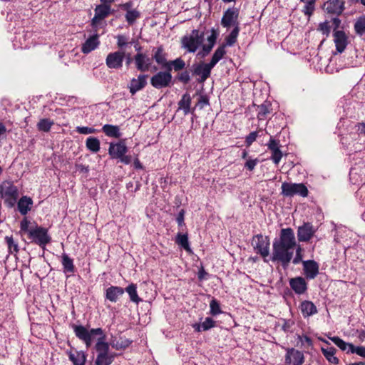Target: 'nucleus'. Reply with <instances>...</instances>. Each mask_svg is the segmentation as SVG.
Segmentation results:
<instances>
[{"label":"nucleus","instance_id":"obj_18","mask_svg":"<svg viewBox=\"0 0 365 365\" xmlns=\"http://www.w3.org/2000/svg\"><path fill=\"white\" fill-rule=\"evenodd\" d=\"M304 274L308 279H314L319 274V264L314 260L302 262Z\"/></svg>","mask_w":365,"mask_h":365},{"label":"nucleus","instance_id":"obj_8","mask_svg":"<svg viewBox=\"0 0 365 365\" xmlns=\"http://www.w3.org/2000/svg\"><path fill=\"white\" fill-rule=\"evenodd\" d=\"M252 245L257 253H259L263 258L269 255V239L259 234L255 235L252 240Z\"/></svg>","mask_w":365,"mask_h":365},{"label":"nucleus","instance_id":"obj_33","mask_svg":"<svg viewBox=\"0 0 365 365\" xmlns=\"http://www.w3.org/2000/svg\"><path fill=\"white\" fill-rule=\"evenodd\" d=\"M240 31V26H235V28L232 29L231 32L227 35L225 38V43L222 45L226 46H232L237 40V37L239 36Z\"/></svg>","mask_w":365,"mask_h":365},{"label":"nucleus","instance_id":"obj_17","mask_svg":"<svg viewBox=\"0 0 365 365\" xmlns=\"http://www.w3.org/2000/svg\"><path fill=\"white\" fill-rule=\"evenodd\" d=\"M128 152V148L124 140L117 143H110L108 148V153L111 158L118 159Z\"/></svg>","mask_w":365,"mask_h":365},{"label":"nucleus","instance_id":"obj_39","mask_svg":"<svg viewBox=\"0 0 365 365\" xmlns=\"http://www.w3.org/2000/svg\"><path fill=\"white\" fill-rule=\"evenodd\" d=\"M225 46H220L215 51L210 61L209 62L213 67L223 58L226 53Z\"/></svg>","mask_w":365,"mask_h":365},{"label":"nucleus","instance_id":"obj_44","mask_svg":"<svg viewBox=\"0 0 365 365\" xmlns=\"http://www.w3.org/2000/svg\"><path fill=\"white\" fill-rule=\"evenodd\" d=\"M210 314L212 316H216L222 313L219 302L213 298L210 302Z\"/></svg>","mask_w":365,"mask_h":365},{"label":"nucleus","instance_id":"obj_58","mask_svg":"<svg viewBox=\"0 0 365 365\" xmlns=\"http://www.w3.org/2000/svg\"><path fill=\"white\" fill-rule=\"evenodd\" d=\"M300 340L304 345L307 344L308 346H312L313 344L312 339L307 335L301 336Z\"/></svg>","mask_w":365,"mask_h":365},{"label":"nucleus","instance_id":"obj_57","mask_svg":"<svg viewBox=\"0 0 365 365\" xmlns=\"http://www.w3.org/2000/svg\"><path fill=\"white\" fill-rule=\"evenodd\" d=\"M184 215H185V211L183 210H181L176 217V221L179 226H182L185 225L184 224Z\"/></svg>","mask_w":365,"mask_h":365},{"label":"nucleus","instance_id":"obj_14","mask_svg":"<svg viewBox=\"0 0 365 365\" xmlns=\"http://www.w3.org/2000/svg\"><path fill=\"white\" fill-rule=\"evenodd\" d=\"M304 361V356L302 352L293 348L287 350L285 355L287 365H302Z\"/></svg>","mask_w":365,"mask_h":365},{"label":"nucleus","instance_id":"obj_35","mask_svg":"<svg viewBox=\"0 0 365 365\" xmlns=\"http://www.w3.org/2000/svg\"><path fill=\"white\" fill-rule=\"evenodd\" d=\"M270 103L267 101L257 106V118L259 120H263L267 118V114L270 113Z\"/></svg>","mask_w":365,"mask_h":365},{"label":"nucleus","instance_id":"obj_19","mask_svg":"<svg viewBox=\"0 0 365 365\" xmlns=\"http://www.w3.org/2000/svg\"><path fill=\"white\" fill-rule=\"evenodd\" d=\"M324 9L329 14L340 15L344 10V3L340 0H329L324 3Z\"/></svg>","mask_w":365,"mask_h":365},{"label":"nucleus","instance_id":"obj_62","mask_svg":"<svg viewBox=\"0 0 365 365\" xmlns=\"http://www.w3.org/2000/svg\"><path fill=\"white\" fill-rule=\"evenodd\" d=\"M302 261V253H296L295 257L292 259V263L294 264H297Z\"/></svg>","mask_w":365,"mask_h":365},{"label":"nucleus","instance_id":"obj_2","mask_svg":"<svg viewBox=\"0 0 365 365\" xmlns=\"http://www.w3.org/2000/svg\"><path fill=\"white\" fill-rule=\"evenodd\" d=\"M296 246L294 230L290 227L282 228L279 238L274 239L273 242L271 261L280 262L282 267L286 269L293 258Z\"/></svg>","mask_w":365,"mask_h":365},{"label":"nucleus","instance_id":"obj_7","mask_svg":"<svg viewBox=\"0 0 365 365\" xmlns=\"http://www.w3.org/2000/svg\"><path fill=\"white\" fill-rule=\"evenodd\" d=\"M125 58V52L123 50L110 52L106 58V65L110 69L120 70L123 68Z\"/></svg>","mask_w":365,"mask_h":365},{"label":"nucleus","instance_id":"obj_6","mask_svg":"<svg viewBox=\"0 0 365 365\" xmlns=\"http://www.w3.org/2000/svg\"><path fill=\"white\" fill-rule=\"evenodd\" d=\"M282 194L287 197H292L295 195L302 197L308 195V189L302 183H289L284 182L282 184Z\"/></svg>","mask_w":365,"mask_h":365},{"label":"nucleus","instance_id":"obj_61","mask_svg":"<svg viewBox=\"0 0 365 365\" xmlns=\"http://www.w3.org/2000/svg\"><path fill=\"white\" fill-rule=\"evenodd\" d=\"M118 159H120V162L123 163L125 165H128L131 162V156L126 155L125 154H124L122 157L119 158Z\"/></svg>","mask_w":365,"mask_h":365},{"label":"nucleus","instance_id":"obj_53","mask_svg":"<svg viewBox=\"0 0 365 365\" xmlns=\"http://www.w3.org/2000/svg\"><path fill=\"white\" fill-rule=\"evenodd\" d=\"M318 30L320 31L324 35L328 36L330 33V26L327 21L320 23L318 27Z\"/></svg>","mask_w":365,"mask_h":365},{"label":"nucleus","instance_id":"obj_31","mask_svg":"<svg viewBox=\"0 0 365 365\" xmlns=\"http://www.w3.org/2000/svg\"><path fill=\"white\" fill-rule=\"evenodd\" d=\"M321 351L326 358V359L332 364H338L339 363V359L335 356V354L336 352V349L333 346H329L327 348H321Z\"/></svg>","mask_w":365,"mask_h":365},{"label":"nucleus","instance_id":"obj_13","mask_svg":"<svg viewBox=\"0 0 365 365\" xmlns=\"http://www.w3.org/2000/svg\"><path fill=\"white\" fill-rule=\"evenodd\" d=\"M316 230L309 222H304L297 230V238L299 242H308L314 236Z\"/></svg>","mask_w":365,"mask_h":365},{"label":"nucleus","instance_id":"obj_59","mask_svg":"<svg viewBox=\"0 0 365 365\" xmlns=\"http://www.w3.org/2000/svg\"><path fill=\"white\" fill-rule=\"evenodd\" d=\"M212 48H213V46H212L210 44L204 45L202 46V56H207L211 51Z\"/></svg>","mask_w":365,"mask_h":365},{"label":"nucleus","instance_id":"obj_47","mask_svg":"<svg viewBox=\"0 0 365 365\" xmlns=\"http://www.w3.org/2000/svg\"><path fill=\"white\" fill-rule=\"evenodd\" d=\"M202 324L203 331H207L216 326V322L210 317H206Z\"/></svg>","mask_w":365,"mask_h":365},{"label":"nucleus","instance_id":"obj_54","mask_svg":"<svg viewBox=\"0 0 365 365\" xmlns=\"http://www.w3.org/2000/svg\"><path fill=\"white\" fill-rule=\"evenodd\" d=\"M217 36L218 34L217 33V31L214 29H212L211 34L207 37L208 44H210L214 46L216 43Z\"/></svg>","mask_w":365,"mask_h":365},{"label":"nucleus","instance_id":"obj_10","mask_svg":"<svg viewBox=\"0 0 365 365\" xmlns=\"http://www.w3.org/2000/svg\"><path fill=\"white\" fill-rule=\"evenodd\" d=\"M212 68L210 63L200 62L192 64L191 71L194 76H199L198 83H202L210 77Z\"/></svg>","mask_w":365,"mask_h":365},{"label":"nucleus","instance_id":"obj_16","mask_svg":"<svg viewBox=\"0 0 365 365\" xmlns=\"http://www.w3.org/2000/svg\"><path fill=\"white\" fill-rule=\"evenodd\" d=\"M148 77V75L140 74L137 78H132L130 80V84L128 86L130 93L132 95H134L138 91L143 89L147 85Z\"/></svg>","mask_w":365,"mask_h":365},{"label":"nucleus","instance_id":"obj_29","mask_svg":"<svg viewBox=\"0 0 365 365\" xmlns=\"http://www.w3.org/2000/svg\"><path fill=\"white\" fill-rule=\"evenodd\" d=\"M166 64L165 70H168L170 73L173 70H174L175 72H180L185 68V62L180 57L177 58L173 61H168V63Z\"/></svg>","mask_w":365,"mask_h":365},{"label":"nucleus","instance_id":"obj_40","mask_svg":"<svg viewBox=\"0 0 365 365\" xmlns=\"http://www.w3.org/2000/svg\"><path fill=\"white\" fill-rule=\"evenodd\" d=\"M4 240L8 246L9 254L16 255L19 251L18 242L14 240L12 236H6Z\"/></svg>","mask_w":365,"mask_h":365},{"label":"nucleus","instance_id":"obj_50","mask_svg":"<svg viewBox=\"0 0 365 365\" xmlns=\"http://www.w3.org/2000/svg\"><path fill=\"white\" fill-rule=\"evenodd\" d=\"M258 163L259 160L257 158H248L247 159L245 163V168L249 170L250 171H252Z\"/></svg>","mask_w":365,"mask_h":365},{"label":"nucleus","instance_id":"obj_15","mask_svg":"<svg viewBox=\"0 0 365 365\" xmlns=\"http://www.w3.org/2000/svg\"><path fill=\"white\" fill-rule=\"evenodd\" d=\"M267 145L268 149L272 152V160L274 164L278 165L282 158V153L279 149V141L271 136Z\"/></svg>","mask_w":365,"mask_h":365},{"label":"nucleus","instance_id":"obj_36","mask_svg":"<svg viewBox=\"0 0 365 365\" xmlns=\"http://www.w3.org/2000/svg\"><path fill=\"white\" fill-rule=\"evenodd\" d=\"M191 98L188 93H185L178 103L179 109H182L185 115L190 111Z\"/></svg>","mask_w":365,"mask_h":365},{"label":"nucleus","instance_id":"obj_21","mask_svg":"<svg viewBox=\"0 0 365 365\" xmlns=\"http://www.w3.org/2000/svg\"><path fill=\"white\" fill-rule=\"evenodd\" d=\"M289 285L290 287L297 294H302L307 289V284L305 279L302 277H297L290 279Z\"/></svg>","mask_w":365,"mask_h":365},{"label":"nucleus","instance_id":"obj_26","mask_svg":"<svg viewBox=\"0 0 365 365\" xmlns=\"http://www.w3.org/2000/svg\"><path fill=\"white\" fill-rule=\"evenodd\" d=\"M33 203L30 197L22 196L17 202L18 210L22 215H26L31 210Z\"/></svg>","mask_w":365,"mask_h":365},{"label":"nucleus","instance_id":"obj_23","mask_svg":"<svg viewBox=\"0 0 365 365\" xmlns=\"http://www.w3.org/2000/svg\"><path fill=\"white\" fill-rule=\"evenodd\" d=\"M100 44L99 36L96 34L90 36L85 43L82 45L81 51L88 54L92 51L95 50Z\"/></svg>","mask_w":365,"mask_h":365},{"label":"nucleus","instance_id":"obj_4","mask_svg":"<svg viewBox=\"0 0 365 365\" xmlns=\"http://www.w3.org/2000/svg\"><path fill=\"white\" fill-rule=\"evenodd\" d=\"M28 238L43 249H45L46 245L51 241L48 229L38 225L30 227Z\"/></svg>","mask_w":365,"mask_h":365},{"label":"nucleus","instance_id":"obj_20","mask_svg":"<svg viewBox=\"0 0 365 365\" xmlns=\"http://www.w3.org/2000/svg\"><path fill=\"white\" fill-rule=\"evenodd\" d=\"M333 36L337 52L342 53L348 44V38L346 34L343 31H334Z\"/></svg>","mask_w":365,"mask_h":365},{"label":"nucleus","instance_id":"obj_48","mask_svg":"<svg viewBox=\"0 0 365 365\" xmlns=\"http://www.w3.org/2000/svg\"><path fill=\"white\" fill-rule=\"evenodd\" d=\"M29 224L30 221L24 217L20 222V232L22 233H27L28 236L29 235Z\"/></svg>","mask_w":365,"mask_h":365},{"label":"nucleus","instance_id":"obj_28","mask_svg":"<svg viewBox=\"0 0 365 365\" xmlns=\"http://www.w3.org/2000/svg\"><path fill=\"white\" fill-rule=\"evenodd\" d=\"M61 264L65 274H73L76 272L73 259L66 253H63L61 255Z\"/></svg>","mask_w":365,"mask_h":365},{"label":"nucleus","instance_id":"obj_49","mask_svg":"<svg viewBox=\"0 0 365 365\" xmlns=\"http://www.w3.org/2000/svg\"><path fill=\"white\" fill-rule=\"evenodd\" d=\"M116 39L117 46L119 48H120V50H122V48L127 46V45L128 44L127 37L123 35H118L116 36Z\"/></svg>","mask_w":365,"mask_h":365},{"label":"nucleus","instance_id":"obj_51","mask_svg":"<svg viewBox=\"0 0 365 365\" xmlns=\"http://www.w3.org/2000/svg\"><path fill=\"white\" fill-rule=\"evenodd\" d=\"M76 131L80 134L88 135V134L95 133L96 130L93 128H90V127L78 126L76 128Z\"/></svg>","mask_w":365,"mask_h":365},{"label":"nucleus","instance_id":"obj_43","mask_svg":"<svg viewBox=\"0 0 365 365\" xmlns=\"http://www.w3.org/2000/svg\"><path fill=\"white\" fill-rule=\"evenodd\" d=\"M54 122L48 118H43L37 123V128L39 131L48 132L50 131Z\"/></svg>","mask_w":365,"mask_h":365},{"label":"nucleus","instance_id":"obj_42","mask_svg":"<svg viewBox=\"0 0 365 365\" xmlns=\"http://www.w3.org/2000/svg\"><path fill=\"white\" fill-rule=\"evenodd\" d=\"M88 150L93 153H97L100 150V140L96 137H88L86 141Z\"/></svg>","mask_w":365,"mask_h":365},{"label":"nucleus","instance_id":"obj_52","mask_svg":"<svg viewBox=\"0 0 365 365\" xmlns=\"http://www.w3.org/2000/svg\"><path fill=\"white\" fill-rule=\"evenodd\" d=\"M258 133L257 131L251 132L245 138V143L247 146H250L257 139Z\"/></svg>","mask_w":365,"mask_h":365},{"label":"nucleus","instance_id":"obj_12","mask_svg":"<svg viewBox=\"0 0 365 365\" xmlns=\"http://www.w3.org/2000/svg\"><path fill=\"white\" fill-rule=\"evenodd\" d=\"M133 59L136 69L141 72L148 71L153 63V59L142 52H138Z\"/></svg>","mask_w":365,"mask_h":365},{"label":"nucleus","instance_id":"obj_3","mask_svg":"<svg viewBox=\"0 0 365 365\" xmlns=\"http://www.w3.org/2000/svg\"><path fill=\"white\" fill-rule=\"evenodd\" d=\"M19 189L11 181H4L0 185V195L9 208L14 207L19 198Z\"/></svg>","mask_w":365,"mask_h":365},{"label":"nucleus","instance_id":"obj_60","mask_svg":"<svg viewBox=\"0 0 365 365\" xmlns=\"http://www.w3.org/2000/svg\"><path fill=\"white\" fill-rule=\"evenodd\" d=\"M198 103L201 104L202 106L208 105L209 99L207 97V96H204V95L200 96L198 99Z\"/></svg>","mask_w":365,"mask_h":365},{"label":"nucleus","instance_id":"obj_11","mask_svg":"<svg viewBox=\"0 0 365 365\" xmlns=\"http://www.w3.org/2000/svg\"><path fill=\"white\" fill-rule=\"evenodd\" d=\"M172 81V75L168 70L159 71L150 78L151 85L158 89L170 86Z\"/></svg>","mask_w":365,"mask_h":365},{"label":"nucleus","instance_id":"obj_45","mask_svg":"<svg viewBox=\"0 0 365 365\" xmlns=\"http://www.w3.org/2000/svg\"><path fill=\"white\" fill-rule=\"evenodd\" d=\"M125 17L128 24L132 25L135 23L136 19L140 17V12L135 9H133L126 12Z\"/></svg>","mask_w":365,"mask_h":365},{"label":"nucleus","instance_id":"obj_46","mask_svg":"<svg viewBox=\"0 0 365 365\" xmlns=\"http://www.w3.org/2000/svg\"><path fill=\"white\" fill-rule=\"evenodd\" d=\"M176 78L181 83L184 84H187L190 81V72L187 70L182 71L180 73H178Z\"/></svg>","mask_w":365,"mask_h":365},{"label":"nucleus","instance_id":"obj_24","mask_svg":"<svg viewBox=\"0 0 365 365\" xmlns=\"http://www.w3.org/2000/svg\"><path fill=\"white\" fill-rule=\"evenodd\" d=\"M66 354L73 365H85L86 361V354L83 351H67Z\"/></svg>","mask_w":365,"mask_h":365},{"label":"nucleus","instance_id":"obj_37","mask_svg":"<svg viewBox=\"0 0 365 365\" xmlns=\"http://www.w3.org/2000/svg\"><path fill=\"white\" fill-rule=\"evenodd\" d=\"M299 1L304 4L302 11L305 16L310 17L315 10L317 0H299Z\"/></svg>","mask_w":365,"mask_h":365},{"label":"nucleus","instance_id":"obj_41","mask_svg":"<svg viewBox=\"0 0 365 365\" xmlns=\"http://www.w3.org/2000/svg\"><path fill=\"white\" fill-rule=\"evenodd\" d=\"M176 243L181 246L187 252H192V250L190 247L187 234L178 233L176 236Z\"/></svg>","mask_w":365,"mask_h":365},{"label":"nucleus","instance_id":"obj_64","mask_svg":"<svg viewBox=\"0 0 365 365\" xmlns=\"http://www.w3.org/2000/svg\"><path fill=\"white\" fill-rule=\"evenodd\" d=\"M132 6H133V2L132 1H128V2H126L125 4H121L120 5V8L123 10H125V11H126L128 12V11H131L132 10V9H130Z\"/></svg>","mask_w":365,"mask_h":365},{"label":"nucleus","instance_id":"obj_55","mask_svg":"<svg viewBox=\"0 0 365 365\" xmlns=\"http://www.w3.org/2000/svg\"><path fill=\"white\" fill-rule=\"evenodd\" d=\"M351 353H356L359 356L365 358V346H354L353 349L351 350Z\"/></svg>","mask_w":365,"mask_h":365},{"label":"nucleus","instance_id":"obj_63","mask_svg":"<svg viewBox=\"0 0 365 365\" xmlns=\"http://www.w3.org/2000/svg\"><path fill=\"white\" fill-rule=\"evenodd\" d=\"M206 275H207V272L204 269L203 267H202L197 273V277H198L199 280H200V281L203 280L205 278Z\"/></svg>","mask_w":365,"mask_h":365},{"label":"nucleus","instance_id":"obj_56","mask_svg":"<svg viewBox=\"0 0 365 365\" xmlns=\"http://www.w3.org/2000/svg\"><path fill=\"white\" fill-rule=\"evenodd\" d=\"M356 132L360 135H365V121L358 123L355 125Z\"/></svg>","mask_w":365,"mask_h":365},{"label":"nucleus","instance_id":"obj_38","mask_svg":"<svg viewBox=\"0 0 365 365\" xmlns=\"http://www.w3.org/2000/svg\"><path fill=\"white\" fill-rule=\"evenodd\" d=\"M328 338L333 342L336 346H337L341 351H345V346H349V349L347 350V354L351 353V350L354 348V344L351 343H348L342 340L339 336H329Z\"/></svg>","mask_w":365,"mask_h":365},{"label":"nucleus","instance_id":"obj_25","mask_svg":"<svg viewBox=\"0 0 365 365\" xmlns=\"http://www.w3.org/2000/svg\"><path fill=\"white\" fill-rule=\"evenodd\" d=\"M124 292V289L120 287L110 286L106 290V299L111 302H116Z\"/></svg>","mask_w":365,"mask_h":365},{"label":"nucleus","instance_id":"obj_22","mask_svg":"<svg viewBox=\"0 0 365 365\" xmlns=\"http://www.w3.org/2000/svg\"><path fill=\"white\" fill-rule=\"evenodd\" d=\"M153 60L161 66L162 68L165 69L166 63H168V61H167V54L164 51L163 46H160L157 48H154L153 49Z\"/></svg>","mask_w":365,"mask_h":365},{"label":"nucleus","instance_id":"obj_32","mask_svg":"<svg viewBox=\"0 0 365 365\" xmlns=\"http://www.w3.org/2000/svg\"><path fill=\"white\" fill-rule=\"evenodd\" d=\"M96 18H99L103 20L108 16L111 12V6L106 4L97 5L95 8Z\"/></svg>","mask_w":365,"mask_h":365},{"label":"nucleus","instance_id":"obj_30","mask_svg":"<svg viewBox=\"0 0 365 365\" xmlns=\"http://www.w3.org/2000/svg\"><path fill=\"white\" fill-rule=\"evenodd\" d=\"M102 131L110 138H119L122 135L118 125L106 124L102 127Z\"/></svg>","mask_w":365,"mask_h":365},{"label":"nucleus","instance_id":"obj_27","mask_svg":"<svg viewBox=\"0 0 365 365\" xmlns=\"http://www.w3.org/2000/svg\"><path fill=\"white\" fill-rule=\"evenodd\" d=\"M299 309L304 318L311 317L317 313V308L314 304L308 300L301 302Z\"/></svg>","mask_w":365,"mask_h":365},{"label":"nucleus","instance_id":"obj_34","mask_svg":"<svg viewBox=\"0 0 365 365\" xmlns=\"http://www.w3.org/2000/svg\"><path fill=\"white\" fill-rule=\"evenodd\" d=\"M124 290L129 295L131 302L138 304L142 301L138 294L137 285L135 284L131 283Z\"/></svg>","mask_w":365,"mask_h":365},{"label":"nucleus","instance_id":"obj_1","mask_svg":"<svg viewBox=\"0 0 365 365\" xmlns=\"http://www.w3.org/2000/svg\"><path fill=\"white\" fill-rule=\"evenodd\" d=\"M76 336L83 341L88 348L93 344L96 336L97 342L95 349L98 353L95 365H110L113 361L116 354L109 352V344L106 342V336L101 328L88 329L83 325H73Z\"/></svg>","mask_w":365,"mask_h":365},{"label":"nucleus","instance_id":"obj_9","mask_svg":"<svg viewBox=\"0 0 365 365\" xmlns=\"http://www.w3.org/2000/svg\"><path fill=\"white\" fill-rule=\"evenodd\" d=\"M239 9L235 7L228 8L224 13L221 19V25L226 29H230L231 26H240L238 21Z\"/></svg>","mask_w":365,"mask_h":365},{"label":"nucleus","instance_id":"obj_5","mask_svg":"<svg viewBox=\"0 0 365 365\" xmlns=\"http://www.w3.org/2000/svg\"><path fill=\"white\" fill-rule=\"evenodd\" d=\"M204 40V34L197 29L192 31L188 36H184L181 39L182 46L187 51L195 53L202 45Z\"/></svg>","mask_w":365,"mask_h":365}]
</instances>
